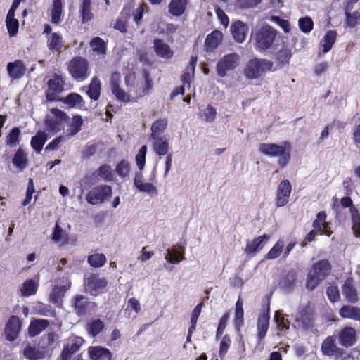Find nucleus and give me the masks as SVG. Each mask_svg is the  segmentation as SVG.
I'll use <instances>...</instances> for the list:
<instances>
[{
    "mask_svg": "<svg viewBox=\"0 0 360 360\" xmlns=\"http://www.w3.org/2000/svg\"><path fill=\"white\" fill-rule=\"evenodd\" d=\"M291 143L285 141L281 145L276 143H261L259 146L260 153L269 157H278V165L281 168L286 167L291 160Z\"/></svg>",
    "mask_w": 360,
    "mask_h": 360,
    "instance_id": "1",
    "label": "nucleus"
},
{
    "mask_svg": "<svg viewBox=\"0 0 360 360\" xmlns=\"http://www.w3.org/2000/svg\"><path fill=\"white\" fill-rule=\"evenodd\" d=\"M331 271V265L326 259H323L314 264L307 276L306 288L314 290L323 281Z\"/></svg>",
    "mask_w": 360,
    "mask_h": 360,
    "instance_id": "2",
    "label": "nucleus"
},
{
    "mask_svg": "<svg viewBox=\"0 0 360 360\" xmlns=\"http://www.w3.org/2000/svg\"><path fill=\"white\" fill-rule=\"evenodd\" d=\"M274 63L269 60L264 58H254L250 59L243 72L248 79H257L266 72L274 71Z\"/></svg>",
    "mask_w": 360,
    "mask_h": 360,
    "instance_id": "3",
    "label": "nucleus"
},
{
    "mask_svg": "<svg viewBox=\"0 0 360 360\" xmlns=\"http://www.w3.org/2000/svg\"><path fill=\"white\" fill-rule=\"evenodd\" d=\"M277 34L276 30L269 25H264L256 30L253 37L255 48L260 51L269 49L275 41Z\"/></svg>",
    "mask_w": 360,
    "mask_h": 360,
    "instance_id": "4",
    "label": "nucleus"
},
{
    "mask_svg": "<svg viewBox=\"0 0 360 360\" xmlns=\"http://www.w3.org/2000/svg\"><path fill=\"white\" fill-rule=\"evenodd\" d=\"M321 351L323 356H333L335 360H347L352 358L350 354L346 353L343 348L337 345L335 335H328L323 340Z\"/></svg>",
    "mask_w": 360,
    "mask_h": 360,
    "instance_id": "5",
    "label": "nucleus"
},
{
    "mask_svg": "<svg viewBox=\"0 0 360 360\" xmlns=\"http://www.w3.org/2000/svg\"><path fill=\"white\" fill-rule=\"evenodd\" d=\"M68 71L75 80L84 81L89 75V62L85 58L75 56L69 63Z\"/></svg>",
    "mask_w": 360,
    "mask_h": 360,
    "instance_id": "6",
    "label": "nucleus"
},
{
    "mask_svg": "<svg viewBox=\"0 0 360 360\" xmlns=\"http://www.w3.org/2000/svg\"><path fill=\"white\" fill-rule=\"evenodd\" d=\"M52 115L48 116L45 121L46 127L51 132H58L64 128V124L68 122V116L65 112L58 108L51 110Z\"/></svg>",
    "mask_w": 360,
    "mask_h": 360,
    "instance_id": "7",
    "label": "nucleus"
},
{
    "mask_svg": "<svg viewBox=\"0 0 360 360\" xmlns=\"http://www.w3.org/2000/svg\"><path fill=\"white\" fill-rule=\"evenodd\" d=\"M240 59V56L236 53L224 56L217 63V75L221 77H225L229 71L233 70L238 66Z\"/></svg>",
    "mask_w": 360,
    "mask_h": 360,
    "instance_id": "8",
    "label": "nucleus"
},
{
    "mask_svg": "<svg viewBox=\"0 0 360 360\" xmlns=\"http://www.w3.org/2000/svg\"><path fill=\"white\" fill-rule=\"evenodd\" d=\"M112 194V189L108 185H98L94 187L86 196V200L89 204L97 205L104 202V200L110 197Z\"/></svg>",
    "mask_w": 360,
    "mask_h": 360,
    "instance_id": "9",
    "label": "nucleus"
},
{
    "mask_svg": "<svg viewBox=\"0 0 360 360\" xmlns=\"http://www.w3.org/2000/svg\"><path fill=\"white\" fill-rule=\"evenodd\" d=\"M65 80L60 75L53 74L52 78L47 82V90L46 98L48 101H58L57 94L61 93L64 89Z\"/></svg>",
    "mask_w": 360,
    "mask_h": 360,
    "instance_id": "10",
    "label": "nucleus"
},
{
    "mask_svg": "<svg viewBox=\"0 0 360 360\" xmlns=\"http://www.w3.org/2000/svg\"><path fill=\"white\" fill-rule=\"evenodd\" d=\"M84 340L78 336L70 337L63 346L60 355V360H70L73 354L79 351Z\"/></svg>",
    "mask_w": 360,
    "mask_h": 360,
    "instance_id": "11",
    "label": "nucleus"
},
{
    "mask_svg": "<svg viewBox=\"0 0 360 360\" xmlns=\"http://www.w3.org/2000/svg\"><path fill=\"white\" fill-rule=\"evenodd\" d=\"M270 303L268 301L265 309L259 315L257 323L258 342L262 343L266 335L269 326Z\"/></svg>",
    "mask_w": 360,
    "mask_h": 360,
    "instance_id": "12",
    "label": "nucleus"
},
{
    "mask_svg": "<svg viewBox=\"0 0 360 360\" xmlns=\"http://www.w3.org/2000/svg\"><path fill=\"white\" fill-rule=\"evenodd\" d=\"M110 83L111 91L118 101L124 103L130 101V96L120 87L121 75L119 72L112 73Z\"/></svg>",
    "mask_w": 360,
    "mask_h": 360,
    "instance_id": "13",
    "label": "nucleus"
},
{
    "mask_svg": "<svg viewBox=\"0 0 360 360\" xmlns=\"http://www.w3.org/2000/svg\"><path fill=\"white\" fill-rule=\"evenodd\" d=\"M21 326L22 322L18 316H11L5 326V338L10 342L14 341L19 335Z\"/></svg>",
    "mask_w": 360,
    "mask_h": 360,
    "instance_id": "14",
    "label": "nucleus"
},
{
    "mask_svg": "<svg viewBox=\"0 0 360 360\" xmlns=\"http://www.w3.org/2000/svg\"><path fill=\"white\" fill-rule=\"evenodd\" d=\"M85 282L92 295L103 292L108 285V281L105 278H100L98 274H91L85 278Z\"/></svg>",
    "mask_w": 360,
    "mask_h": 360,
    "instance_id": "15",
    "label": "nucleus"
},
{
    "mask_svg": "<svg viewBox=\"0 0 360 360\" xmlns=\"http://www.w3.org/2000/svg\"><path fill=\"white\" fill-rule=\"evenodd\" d=\"M268 234L259 236L252 240H248L244 249L245 253L250 257L255 256L258 252L262 250L265 243L269 240Z\"/></svg>",
    "mask_w": 360,
    "mask_h": 360,
    "instance_id": "16",
    "label": "nucleus"
},
{
    "mask_svg": "<svg viewBox=\"0 0 360 360\" xmlns=\"http://www.w3.org/2000/svg\"><path fill=\"white\" fill-rule=\"evenodd\" d=\"M292 191L290 182L287 180H283L278 184L276 192V206L283 207L288 204L289 198Z\"/></svg>",
    "mask_w": 360,
    "mask_h": 360,
    "instance_id": "17",
    "label": "nucleus"
},
{
    "mask_svg": "<svg viewBox=\"0 0 360 360\" xmlns=\"http://www.w3.org/2000/svg\"><path fill=\"white\" fill-rule=\"evenodd\" d=\"M338 341L341 346L349 347L356 342V332L351 326H345L338 333Z\"/></svg>",
    "mask_w": 360,
    "mask_h": 360,
    "instance_id": "18",
    "label": "nucleus"
},
{
    "mask_svg": "<svg viewBox=\"0 0 360 360\" xmlns=\"http://www.w3.org/2000/svg\"><path fill=\"white\" fill-rule=\"evenodd\" d=\"M87 353L90 360H115L111 351L102 346H90Z\"/></svg>",
    "mask_w": 360,
    "mask_h": 360,
    "instance_id": "19",
    "label": "nucleus"
},
{
    "mask_svg": "<svg viewBox=\"0 0 360 360\" xmlns=\"http://www.w3.org/2000/svg\"><path fill=\"white\" fill-rule=\"evenodd\" d=\"M82 91L86 92L91 100L98 101L101 94V82L100 79L96 76L93 77L90 84L86 86L82 87Z\"/></svg>",
    "mask_w": 360,
    "mask_h": 360,
    "instance_id": "20",
    "label": "nucleus"
},
{
    "mask_svg": "<svg viewBox=\"0 0 360 360\" xmlns=\"http://www.w3.org/2000/svg\"><path fill=\"white\" fill-rule=\"evenodd\" d=\"M26 70V67L21 60H15L7 65L8 74L12 79H18L22 77Z\"/></svg>",
    "mask_w": 360,
    "mask_h": 360,
    "instance_id": "21",
    "label": "nucleus"
},
{
    "mask_svg": "<svg viewBox=\"0 0 360 360\" xmlns=\"http://www.w3.org/2000/svg\"><path fill=\"white\" fill-rule=\"evenodd\" d=\"M90 302L88 298L82 295H76L72 301L76 314L79 316H85L89 309Z\"/></svg>",
    "mask_w": 360,
    "mask_h": 360,
    "instance_id": "22",
    "label": "nucleus"
},
{
    "mask_svg": "<svg viewBox=\"0 0 360 360\" xmlns=\"http://www.w3.org/2000/svg\"><path fill=\"white\" fill-rule=\"evenodd\" d=\"M248 30V26L240 20L233 22L231 26L233 37L238 43H242L245 41Z\"/></svg>",
    "mask_w": 360,
    "mask_h": 360,
    "instance_id": "23",
    "label": "nucleus"
},
{
    "mask_svg": "<svg viewBox=\"0 0 360 360\" xmlns=\"http://www.w3.org/2000/svg\"><path fill=\"white\" fill-rule=\"evenodd\" d=\"M352 278H348L342 286V294L350 303L354 304L358 301V295L354 285Z\"/></svg>",
    "mask_w": 360,
    "mask_h": 360,
    "instance_id": "24",
    "label": "nucleus"
},
{
    "mask_svg": "<svg viewBox=\"0 0 360 360\" xmlns=\"http://www.w3.org/2000/svg\"><path fill=\"white\" fill-rule=\"evenodd\" d=\"M70 287L71 283L70 282L64 285L54 286L49 295L50 302L56 304H61L65 292L68 290Z\"/></svg>",
    "mask_w": 360,
    "mask_h": 360,
    "instance_id": "25",
    "label": "nucleus"
},
{
    "mask_svg": "<svg viewBox=\"0 0 360 360\" xmlns=\"http://www.w3.org/2000/svg\"><path fill=\"white\" fill-rule=\"evenodd\" d=\"M188 3V0H171L168 11L172 15L179 17L185 13Z\"/></svg>",
    "mask_w": 360,
    "mask_h": 360,
    "instance_id": "26",
    "label": "nucleus"
},
{
    "mask_svg": "<svg viewBox=\"0 0 360 360\" xmlns=\"http://www.w3.org/2000/svg\"><path fill=\"white\" fill-rule=\"evenodd\" d=\"M222 33L219 30H214L210 33L205 41L206 49L208 51H212L216 49L222 40Z\"/></svg>",
    "mask_w": 360,
    "mask_h": 360,
    "instance_id": "27",
    "label": "nucleus"
},
{
    "mask_svg": "<svg viewBox=\"0 0 360 360\" xmlns=\"http://www.w3.org/2000/svg\"><path fill=\"white\" fill-rule=\"evenodd\" d=\"M47 139L48 135L45 131H38L31 139V147L37 153H40L47 141Z\"/></svg>",
    "mask_w": 360,
    "mask_h": 360,
    "instance_id": "28",
    "label": "nucleus"
},
{
    "mask_svg": "<svg viewBox=\"0 0 360 360\" xmlns=\"http://www.w3.org/2000/svg\"><path fill=\"white\" fill-rule=\"evenodd\" d=\"M154 50L156 54L161 58H171L173 56V51L169 45L162 39H156L154 40Z\"/></svg>",
    "mask_w": 360,
    "mask_h": 360,
    "instance_id": "29",
    "label": "nucleus"
},
{
    "mask_svg": "<svg viewBox=\"0 0 360 360\" xmlns=\"http://www.w3.org/2000/svg\"><path fill=\"white\" fill-rule=\"evenodd\" d=\"M49 326V321L46 319H34L30 323L28 332L31 337L40 334Z\"/></svg>",
    "mask_w": 360,
    "mask_h": 360,
    "instance_id": "30",
    "label": "nucleus"
},
{
    "mask_svg": "<svg viewBox=\"0 0 360 360\" xmlns=\"http://www.w3.org/2000/svg\"><path fill=\"white\" fill-rule=\"evenodd\" d=\"M297 273L295 270H289L279 281L281 288L286 290H292L295 285Z\"/></svg>",
    "mask_w": 360,
    "mask_h": 360,
    "instance_id": "31",
    "label": "nucleus"
},
{
    "mask_svg": "<svg viewBox=\"0 0 360 360\" xmlns=\"http://www.w3.org/2000/svg\"><path fill=\"white\" fill-rule=\"evenodd\" d=\"M63 42L62 35L59 32H53L48 38L47 46L53 53L60 52L63 46Z\"/></svg>",
    "mask_w": 360,
    "mask_h": 360,
    "instance_id": "32",
    "label": "nucleus"
},
{
    "mask_svg": "<svg viewBox=\"0 0 360 360\" xmlns=\"http://www.w3.org/2000/svg\"><path fill=\"white\" fill-rule=\"evenodd\" d=\"M339 315L343 319H351L360 321V308L350 305H345L340 309Z\"/></svg>",
    "mask_w": 360,
    "mask_h": 360,
    "instance_id": "33",
    "label": "nucleus"
},
{
    "mask_svg": "<svg viewBox=\"0 0 360 360\" xmlns=\"http://www.w3.org/2000/svg\"><path fill=\"white\" fill-rule=\"evenodd\" d=\"M168 125L167 118L158 119L153 122L151 125V139H158L162 137L161 135L163 134L165 130L167 129Z\"/></svg>",
    "mask_w": 360,
    "mask_h": 360,
    "instance_id": "34",
    "label": "nucleus"
},
{
    "mask_svg": "<svg viewBox=\"0 0 360 360\" xmlns=\"http://www.w3.org/2000/svg\"><path fill=\"white\" fill-rule=\"evenodd\" d=\"M154 141L153 148L155 154L160 157L165 155L169 148V142L165 137L152 139Z\"/></svg>",
    "mask_w": 360,
    "mask_h": 360,
    "instance_id": "35",
    "label": "nucleus"
},
{
    "mask_svg": "<svg viewBox=\"0 0 360 360\" xmlns=\"http://www.w3.org/2000/svg\"><path fill=\"white\" fill-rule=\"evenodd\" d=\"M62 0H53L51 9V21L53 24H58L62 20L63 14Z\"/></svg>",
    "mask_w": 360,
    "mask_h": 360,
    "instance_id": "36",
    "label": "nucleus"
},
{
    "mask_svg": "<svg viewBox=\"0 0 360 360\" xmlns=\"http://www.w3.org/2000/svg\"><path fill=\"white\" fill-rule=\"evenodd\" d=\"M79 12L81 16V22L82 24H85L90 21L94 17V14L91 12V0H83Z\"/></svg>",
    "mask_w": 360,
    "mask_h": 360,
    "instance_id": "37",
    "label": "nucleus"
},
{
    "mask_svg": "<svg viewBox=\"0 0 360 360\" xmlns=\"http://www.w3.org/2000/svg\"><path fill=\"white\" fill-rule=\"evenodd\" d=\"M12 162L21 171L26 168L28 163L27 155L22 148H20L16 150L13 158Z\"/></svg>",
    "mask_w": 360,
    "mask_h": 360,
    "instance_id": "38",
    "label": "nucleus"
},
{
    "mask_svg": "<svg viewBox=\"0 0 360 360\" xmlns=\"http://www.w3.org/2000/svg\"><path fill=\"white\" fill-rule=\"evenodd\" d=\"M83 119L81 115H74L71 122L68 124L67 129V136L69 137L76 135L82 129Z\"/></svg>",
    "mask_w": 360,
    "mask_h": 360,
    "instance_id": "39",
    "label": "nucleus"
},
{
    "mask_svg": "<svg viewBox=\"0 0 360 360\" xmlns=\"http://www.w3.org/2000/svg\"><path fill=\"white\" fill-rule=\"evenodd\" d=\"M243 316V301L239 297L235 305V316L233 320L234 326L237 330H240L244 324Z\"/></svg>",
    "mask_w": 360,
    "mask_h": 360,
    "instance_id": "40",
    "label": "nucleus"
},
{
    "mask_svg": "<svg viewBox=\"0 0 360 360\" xmlns=\"http://www.w3.org/2000/svg\"><path fill=\"white\" fill-rule=\"evenodd\" d=\"M6 26L8 30L9 37H15L18 32L19 22L15 18L14 13H8L6 18Z\"/></svg>",
    "mask_w": 360,
    "mask_h": 360,
    "instance_id": "41",
    "label": "nucleus"
},
{
    "mask_svg": "<svg viewBox=\"0 0 360 360\" xmlns=\"http://www.w3.org/2000/svg\"><path fill=\"white\" fill-rule=\"evenodd\" d=\"M89 46L92 51L98 55H105L107 51V43L101 37H95L91 39Z\"/></svg>",
    "mask_w": 360,
    "mask_h": 360,
    "instance_id": "42",
    "label": "nucleus"
},
{
    "mask_svg": "<svg viewBox=\"0 0 360 360\" xmlns=\"http://www.w3.org/2000/svg\"><path fill=\"white\" fill-rule=\"evenodd\" d=\"M337 34V31L335 30H328L326 33L321 42L323 46V53H327L331 49L333 45L335 42Z\"/></svg>",
    "mask_w": 360,
    "mask_h": 360,
    "instance_id": "43",
    "label": "nucleus"
},
{
    "mask_svg": "<svg viewBox=\"0 0 360 360\" xmlns=\"http://www.w3.org/2000/svg\"><path fill=\"white\" fill-rule=\"evenodd\" d=\"M23 356L28 360H39L44 357V354L35 347L27 345L23 349Z\"/></svg>",
    "mask_w": 360,
    "mask_h": 360,
    "instance_id": "44",
    "label": "nucleus"
},
{
    "mask_svg": "<svg viewBox=\"0 0 360 360\" xmlns=\"http://www.w3.org/2000/svg\"><path fill=\"white\" fill-rule=\"evenodd\" d=\"M327 214L325 211H320L316 214V218L313 221L312 226L318 231H323L325 228H329L326 221Z\"/></svg>",
    "mask_w": 360,
    "mask_h": 360,
    "instance_id": "45",
    "label": "nucleus"
},
{
    "mask_svg": "<svg viewBox=\"0 0 360 360\" xmlns=\"http://www.w3.org/2000/svg\"><path fill=\"white\" fill-rule=\"evenodd\" d=\"M37 291V285L32 279L26 280L20 288L21 295L29 297L34 295Z\"/></svg>",
    "mask_w": 360,
    "mask_h": 360,
    "instance_id": "46",
    "label": "nucleus"
},
{
    "mask_svg": "<svg viewBox=\"0 0 360 360\" xmlns=\"http://www.w3.org/2000/svg\"><path fill=\"white\" fill-rule=\"evenodd\" d=\"M87 262L91 266L100 268L105 265L106 257L103 253H95L88 257Z\"/></svg>",
    "mask_w": 360,
    "mask_h": 360,
    "instance_id": "47",
    "label": "nucleus"
},
{
    "mask_svg": "<svg viewBox=\"0 0 360 360\" xmlns=\"http://www.w3.org/2000/svg\"><path fill=\"white\" fill-rule=\"evenodd\" d=\"M352 229L356 237H360V212L356 207L351 209Z\"/></svg>",
    "mask_w": 360,
    "mask_h": 360,
    "instance_id": "48",
    "label": "nucleus"
},
{
    "mask_svg": "<svg viewBox=\"0 0 360 360\" xmlns=\"http://www.w3.org/2000/svg\"><path fill=\"white\" fill-rule=\"evenodd\" d=\"M352 229L356 237H360V212L356 207L351 209Z\"/></svg>",
    "mask_w": 360,
    "mask_h": 360,
    "instance_id": "49",
    "label": "nucleus"
},
{
    "mask_svg": "<svg viewBox=\"0 0 360 360\" xmlns=\"http://www.w3.org/2000/svg\"><path fill=\"white\" fill-rule=\"evenodd\" d=\"M104 326L103 322L100 319H97L88 323L87 330L89 335L96 337L103 330Z\"/></svg>",
    "mask_w": 360,
    "mask_h": 360,
    "instance_id": "50",
    "label": "nucleus"
},
{
    "mask_svg": "<svg viewBox=\"0 0 360 360\" xmlns=\"http://www.w3.org/2000/svg\"><path fill=\"white\" fill-rule=\"evenodd\" d=\"M52 239L56 243H61L62 245L66 244L68 242V234L65 233L58 224L54 227Z\"/></svg>",
    "mask_w": 360,
    "mask_h": 360,
    "instance_id": "51",
    "label": "nucleus"
},
{
    "mask_svg": "<svg viewBox=\"0 0 360 360\" xmlns=\"http://www.w3.org/2000/svg\"><path fill=\"white\" fill-rule=\"evenodd\" d=\"M64 103L72 108L76 106L77 105L79 106H82L84 105V101L82 96L77 93L69 94L65 98Z\"/></svg>",
    "mask_w": 360,
    "mask_h": 360,
    "instance_id": "52",
    "label": "nucleus"
},
{
    "mask_svg": "<svg viewBox=\"0 0 360 360\" xmlns=\"http://www.w3.org/2000/svg\"><path fill=\"white\" fill-rule=\"evenodd\" d=\"M299 316L303 323H310L313 321L314 310L310 302L299 311Z\"/></svg>",
    "mask_w": 360,
    "mask_h": 360,
    "instance_id": "53",
    "label": "nucleus"
},
{
    "mask_svg": "<svg viewBox=\"0 0 360 360\" xmlns=\"http://www.w3.org/2000/svg\"><path fill=\"white\" fill-rule=\"evenodd\" d=\"M20 130L18 127H13L6 136V145L12 148L20 142Z\"/></svg>",
    "mask_w": 360,
    "mask_h": 360,
    "instance_id": "54",
    "label": "nucleus"
},
{
    "mask_svg": "<svg viewBox=\"0 0 360 360\" xmlns=\"http://www.w3.org/2000/svg\"><path fill=\"white\" fill-rule=\"evenodd\" d=\"M274 319L279 330L286 331L289 329V321L281 311H276Z\"/></svg>",
    "mask_w": 360,
    "mask_h": 360,
    "instance_id": "55",
    "label": "nucleus"
},
{
    "mask_svg": "<svg viewBox=\"0 0 360 360\" xmlns=\"http://www.w3.org/2000/svg\"><path fill=\"white\" fill-rule=\"evenodd\" d=\"M94 174H96L98 176L101 177L105 181H111L112 180L111 167L107 164L100 166Z\"/></svg>",
    "mask_w": 360,
    "mask_h": 360,
    "instance_id": "56",
    "label": "nucleus"
},
{
    "mask_svg": "<svg viewBox=\"0 0 360 360\" xmlns=\"http://www.w3.org/2000/svg\"><path fill=\"white\" fill-rule=\"evenodd\" d=\"M283 249V241L278 240L266 255L265 259H274L278 258L282 253Z\"/></svg>",
    "mask_w": 360,
    "mask_h": 360,
    "instance_id": "57",
    "label": "nucleus"
},
{
    "mask_svg": "<svg viewBox=\"0 0 360 360\" xmlns=\"http://www.w3.org/2000/svg\"><path fill=\"white\" fill-rule=\"evenodd\" d=\"M231 345V337L229 334H225L220 342L219 356L221 359H224L227 354Z\"/></svg>",
    "mask_w": 360,
    "mask_h": 360,
    "instance_id": "58",
    "label": "nucleus"
},
{
    "mask_svg": "<svg viewBox=\"0 0 360 360\" xmlns=\"http://www.w3.org/2000/svg\"><path fill=\"white\" fill-rule=\"evenodd\" d=\"M345 24L347 27L353 28L360 22V12L355 11L354 12L345 13Z\"/></svg>",
    "mask_w": 360,
    "mask_h": 360,
    "instance_id": "59",
    "label": "nucleus"
},
{
    "mask_svg": "<svg viewBox=\"0 0 360 360\" xmlns=\"http://www.w3.org/2000/svg\"><path fill=\"white\" fill-rule=\"evenodd\" d=\"M134 185L136 188L142 192H146L148 193H156V187L151 183H144L141 179L135 178Z\"/></svg>",
    "mask_w": 360,
    "mask_h": 360,
    "instance_id": "60",
    "label": "nucleus"
},
{
    "mask_svg": "<svg viewBox=\"0 0 360 360\" xmlns=\"http://www.w3.org/2000/svg\"><path fill=\"white\" fill-rule=\"evenodd\" d=\"M300 30L304 33H309L314 27V22L309 16L300 18L298 21Z\"/></svg>",
    "mask_w": 360,
    "mask_h": 360,
    "instance_id": "61",
    "label": "nucleus"
},
{
    "mask_svg": "<svg viewBox=\"0 0 360 360\" xmlns=\"http://www.w3.org/2000/svg\"><path fill=\"white\" fill-rule=\"evenodd\" d=\"M184 252H179L176 249H168L167 255H166V259L171 264L179 263L184 259Z\"/></svg>",
    "mask_w": 360,
    "mask_h": 360,
    "instance_id": "62",
    "label": "nucleus"
},
{
    "mask_svg": "<svg viewBox=\"0 0 360 360\" xmlns=\"http://www.w3.org/2000/svg\"><path fill=\"white\" fill-rule=\"evenodd\" d=\"M37 313L44 316L56 317V310L49 304H40L36 307Z\"/></svg>",
    "mask_w": 360,
    "mask_h": 360,
    "instance_id": "63",
    "label": "nucleus"
},
{
    "mask_svg": "<svg viewBox=\"0 0 360 360\" xmlns=\"http://www.w3.org/2000/svg\"><path fill=\"white\" fill-rule=\"evenodd\" d=\"M292 56L290 50L287 49H282L279 50L276 54V59L281 65H285L289 63Z\"/></svg>",
    "mask_w": 360,
    "mask_h": 360,
    "instance_id": "64",
    "label": "nucleus"
}]
</instances>
